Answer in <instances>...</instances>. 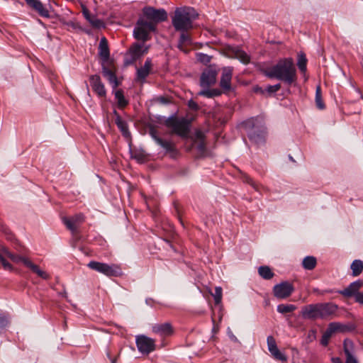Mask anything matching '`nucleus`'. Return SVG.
I'll return each mask as SVG.
<instances>
[{
	"mask_svg": "<svg viewBox=\"0 0 363 363\" xmlns=\"http://www.w3.org/2000/svg\"><path fill=\"white\" fill-rule=\"evenodd\" d=\"M265 75L291 85L297 80L296 69L291 57L280 59L276 65L267 69Z\"/></svg>",
	"mask_w": 363,
	"mask_h": 363,
	"instance_id": "1",
	"label": "nucleus"
},
{
	"mask_svg": "<svg viewBox=\"0 0 363 363\" xmlns=\"http://www.w3.org/2000/svg\"><path fill=\"white\" fill-rule=\"evenodd\" d=\"M198 16L199 13L192 7H178L172 16V24L176 31H188L193 28V22Z\"/></svg>",
	"mask_w": 363,
	"mask_h": 363,
	"instance_id": "2",
	"label": "nucleus"
},
{
	"mask_svg": "<svg viewBox=\"0 0 363 363\" xmlns=\"http://www.w3.org/2000/svg\"><path fill=\"white\" fill-rule=\"evenodd\" d=\"M165 125L170 128L172 133L182 138H187L190 133L191 122L186 118H178L171 116L164 123Z\"/></svg>",
	"mask_w": 363,
	"mask_h": 363,
	"instance_id": "3",
	"label": "nucleus"
},
{
	"mask_svg": "<svg viewBox=\"0 0 363 363\" xmlns=\"http://www.w3.org/2000/svg\"><path fill=\"white\" fill-rule=\"evenodd\" d=\"M87 267L108 277H118L123 275L121 265L115 263L108 264L92 260L87 264Z\"/></svg>",
	"mask_w": 363,
	"mask_h": 363,
	"instance_id": "4",
	"label": "nucleus"
},
{
	"mask_svg": "<svg viewBox=\"0 0 363 363\" xmlns=\"http://www.w3.org/2000/svg\"><path fill=\"white\" fill-rule=\"evenodd\" d=\"M257 119L252 118L242 124V128L247 133L249 139L256 143H262L264 139V130L262 126L257 124Z\"/></svg>",
	"mask_w": 363,
	"mask_h": 363,
	"instance_id": "5",
	"label": "nucleus"
},
{
	"mask_svg": "<svg viewBox=\"0 0 363 363\" xmlns=\"http://www.w3.org/2000/svg\"><path fill=\"white\" fill-rule=\"evenodd\" d=\"M155 26L152 23H147L144 17H140L133 30V36L143 43L150 39V32L155 31Z\"/></svg>",
	"mask_w": 363,
	"mask_h": 363,
	"instance_id": "6",
	"label": "nucleus"
},
{
	"mask_svg": "<svg viewBox=\"0 0 363 363\" xmlns=\"http://www.w3.org/2000/svg\"><path fill=\"white\" fill-rule=\"evenodd\" d=\"M4 254L7 257L10 258L15 263L22 262L26 267L29 268L33 272L35 273L42 279L47 280L50 278L49 274L46 272L40 269L38 265L33 263L28 258L13 255L9 252L6 247V251H4Z\"/></svg>",
	"mask_w": 363,
	"mask_h": 363,
	"instance_id": "7",
	"label": "nucleus"
},
{
	"mask_svg": "<svg viewBox=\"0 0 363 363\" xmlns=\"http://www.w3.org/2000/svg\"><path fill=\"white\" fill-rule=\"evenodd\" d=\"M142 17H144L147 23H152L156 27L158 23L167 19V13L164 9H156L151 6H146L143 9Z\"/></svg>",
	"mask_w": 363,
	"mask_h": 363,
	"instance_id": "8",
	"label": "nucleus"
},
{
	"mask_svg": "<svg viewBox=\"0 0 363 363\" xmlns=\"http://www.w3.org/2000/svg\"><path fill=\"white\" fill-rule=\"evenodd\" d=\"M135 344L138 351L143 354H149L156 350L155 340L145 335L135 336Z\"/></svg>",
	"mask_w": 363,
	"mask_h": 363,
	"instance_id": "9",
	"label": "nucleus"
},
{
	"mask_svg": "<svg viewBox=\"0 0 363 363\" xmlns=\"http://www.w3.org/2000/svg\"><path fill=\"white\" fill-rule=\"evenodd\" d=\"M149 47L144 43H134L128 50L125 55V64L126 65H131L139 59L144 54L147 53Z\"/></svg>",
	"mask_w": 363,
	"mask_h": 363,
	"instance_id": "10",
	"label": "nucleus"
},
{
	"mask_svg": "<svg viewBox=\"0 0 363 363\" xmlns=\"http://www.w3.org/2000/svg\"><path fill=\"white\" fill-rule=\"evenodd\" d=\"M293 285L288 281H283L276 284L273 288V293L275 297L279 299H285L290 296L294 292Z\"/></svg>",
	"mask_w": 363,
	"mask_h": 363,
	"instance_id": "11",
	"label": "nucleus"
},
{
	"mask_svg": "<svg viewBox=\"0 0 363 363\" xmlns=\"http://www.w3.org/2000/svg\"><path fill=\"white\" fill-rule=\"evenodd\" d=\"M267 343L268 350L274 359L281 362L287 361L286 355L278 349L276 340L272 335L267 337Z\"/></svg>",
	"mask_w": 363,
	"mask_h": 363,
	"instance_id": "12",
	"label": "nucleus"
},
{
	"mask_svg": "<svg viewBox=\"0 0 363 363\" xmlns=\"http://www.w3.org/2000/svg\"><path fill=\"white\" fill-rule=\"evenodd\" d=\"M217 72L212 67L203 70L201 76L200 85L203 88H208L216 82Z\"/></svg>",
	"mask_w": 363,
	"mask_h": 363,
	"instance_id": "13",
	"label": "nucleus"
},
{
	"mask_svg": "<svg viewBox=\"0 0 363 363\" xmlns=\"http://www.w3.org/2000/svg\"><path fill=\"white\" fill-rule=\"evenodd\" d=\"M90 85L93 91L100 98H104L106 96V90L104 84L101 82V77L97 75H91L89 77Z\"/></svg>",
	"mask_w": 363,
	"mask_h": 363,
	"instance_id": "14",
	"label": "nucleus"
},
{
	"mask_svg": "<svg viewBox=\"0 0 363 363\" xmlns=\"http://www.w3.org/2000/svg\"><path fill=\"white\" fill-rule=\"evenodd\" d=\"M362 286L363 281L360 279H358L352 282L347 288L344 289L343 290L338 291L337 292L347 298L354 296L355 300L357 294L361 293L359 291Z\"/></svg>",
	"mask_w": 363,
	"mask_h": 363,
	"instance_id": "15",
	"label": "nucleus"
},
{
	"mask_svg": "<svg viewBox=\"0 0 363 363\" xmlns=\"http://www.w3.org/2000/svg\"><path fill=\"white\" fill-rule=\"evenodd\" d=\"M301 316L305 319L315 320L320 318L319 303L309 304L301 309Z\"/></svg>",
	"mask_w": 363,
	"mask_h": 363,
	"instance_id": "16",
	"label": "nucleus"
},
{
	"mask_svg": "<svg viewBox=\"0 0 363 363\" xmlns=\"http://www.w3.org/2000/svg\"><path fill=\"white\" fill-rule=\"evenodd\" d=\"M153 333L161 337H168L174 333V329L170 323H157L152 326Z\"/></svg>",
	"mask_w": 363,
	"mask_h": 363,
	"instance_id": "17",
	"label": "nucleus"
},
{
	"mask_svg": "<svg viewBox=\"0 0 363 363\" xmlns=\"http://www.w3.org/2000/svg\"><path fill=\"white\" fill-rule=\"evenodd\" d=\"M27 5L33 10L35 11L41 17L50 18L48 9L43 4L40 0H24Z\"/></svg>",
	"mask_w": 363,
	"mask_h": 363,
	"instance_id": "18",
	"label": "nucleus"
},
{
	"mask_svg": "<svg viewBox=\"0 0 363 363\" xmlns=\"http://www.w3.org/2000/svg\"><path fill=\"white\" fill-rule=\"evenodd\" d=\"M320 318L326 319L335 315L338 309L337 305L333 303H320Z\"/></svg>",
	"mask_w": 363,
	"mask_h": 363,
	"instance_id": "19",
	"label": "nucleus"
},
{
	"mask_svg": "<svg viewBox=\"0 0 363 363\" xmlns=\"http://www.w3.org/2000/svg\"><path fill=\"white\" fill-rule=\"evenodd\" d=\"M233 76V68L228 67L223 69L222 76L220 82V86L225 90H230L231 86V79Z\"/></svg>",
	"mask_w": 363,
	"mask_h": 363,
	"instance_id": "20",
	"label": "nucleus"
},
{
	"mask_svg": "<svg viewBox=\"0 0 363 363\" xmlns=\"http://www.w3.org/2000/svg\"><path fill=\"white\" fill-rule=\"evenodd\" d=\"M194 144L201 153L206 150L205 134L201 130H196L194 135Z\"/></svg>",
	"mask_w": 363,
	"mask_h": 363,
	"instance_id": "21",
	"label": "nucleus"
},
{
	"mask_svg": "<svg viewBox=\"0 0 363 363\" xmlns=\"http://www.w3.org/2000/svg\"><path fill=\"white\" fill-rule=\"evenodd\" d=\"M152 67L151 60L147 58L144 65L137 69V78L138 80L144 81L145 78L149 75Z\"/></svg>",
	"mask_w": 363,
	"mask_h": 363,
	"instance_id": "22",
	"label": "nucleus"
},
{
	"mask_svg": "<svg viewBox=\"0 0 363 363\" xmlns=\"http://www.w3.org/2000/svg\"><path fill=\"white\" fill-rule=\"evenodd\" d=\"M99 54L104 62H106L110 57L108 41L105 37H103L100 40Z\"/></svg>",
	"mask_w": 363,
	"mask_h": 363,
	"instance_id": "23",
	"label": "nucleus"
},
{
	"mask_svg": "<svg viewBox=\"0 0 363 363\" xmlns=\"http://www.w3.org/2000/svg\"><path fill=\"white\" fill-rule=\"evenodd\" d=\"M151 135L155 143L161 146L163 149H164L167 152H172L174 150V144L170 141L167 140H163L161 138L156 135L155 133H151Z\"/></svg>",
	"mask_w": 363,
	"mask_h": 363,
	"instance_id": "24",
	"label": "nucleus"
},
{
	"mask_svg": "<svg viewBox=\"0 0 363 363\" xmlns=\"http://www.w3.org/2000/svg\"><path fill=\"white\" fill-rule=\"evenodd\" d=\"M181 35L178 42V48L184 52H186V48L191 45L192 41L187 31H180Z\"/></svg>",
	"mask_w": 363,
	"mask_h": 363,
	"instance_id": "25",
	"label": "nucleus"
},
{
	"mask_svg": "<svg viewBox=\"0 0 363 363\" xmlns=\"http://www.w3.org/2000/svg\"><path fill=\"white\" fill-rule=\"evenodd\" d=\"M113 113L116 116L115 120L116 124L117 125L120 130L122 132L123 135L125 138H130V133L128 130L127 123L121 118V116L118 114L116 111H114Z\"/></svg>",
	"mask_w": 363,
	"mask_h": 363,
	"instance_id": "26",
	"label": "nucleus"
},
{
	"mask_svg": "<svg viewBox=\"0 0 363 363\" xmlns=\"http://www.w3.org/2000/svg\"><path fill=\"white\" fill-rule=\"evenodd\" d=\"M233 57L238 59L243 64H248L250 61V57L245 51L240 49L239 48H233L231 49Z\"/></svg>",
	"mask_w": 363,
	"mask_h": 363,
	"instance_id": "27",
	"label": "nucleus"
},
{
	"mask_svg": "<svg viewBox=\"0 0 363 363\" xmlns=\"http://www.w3.org/2000/svg\"><path fill=\"white\" fill-rule=\"evenodd\" d=\"M102 73L104 77L107 79V80L112 85L113 89L116 88L118 86V79L115 73L112 70L109 69L105 66H103Z\"/></svg>",
	"mask_w": 363,
	"mask_h": 363,
	"instance_id": "28",
	"label": "nucleus"
},
{
	"mask_svg": "<svg viewBox=\"0 0 363 363\" xmlns=\"http://www.w3.org/2000/svg\"><path fill=\"white\" fill-rule=\"evenodd\" d=\"M328 328L333 334L335 333H345L350 330V327L348 325L339 322L330 323L328 325Z\"/></svg>",
	"mask_w": 363,
	"mask_h": 363,
	"instance_id": "29",
	"label": "nucleus"
},
{
	"mask_svg": "<svg viewBox=\"0 0 363 363\" xmlns=\"http://www.w3.org/2000/svg\"><path fill=\"white\" fill-rule=\"evenodd\" d=\"M350 268L352 271V276H359L363 270V262L360 259H355L351 264Z\"/></svg>",
	"mask_w": 363,
	"mask_h": 363,
	"instance_id": "30",
	"label": "nucleus"
},
{
	"mask_svg": "<svg viewBox=\"0 0 363 363\" xmlns=\"http://www.w3.org/2000/svg\"><path fill=\"white\" fill-rule=\"evenodd\" d=\"M316 259L313 256H307L306 257L302 262V266L305 269L312 270L316 266Z\"/></svg>",
	"mask_w": 363,
	"mask_h": 363,
	"instance_id": "31",
	"label": "nucleus"
},
{
	"mask_svg": "<svg viewBox=\"0 0 363 363\" xmlns=\"http://www.w3.org/2000/svg\"><path fill=\"white\" fill-rule=\"evenodd\" d=\"M115 99L117 101L118 106L119 108H123L128 105V101L125 99L123 92L119 89L115 92Z\"/></svg>",
	"mask_w": 363,
	"mask_h": 363,
	"instance_id": "32",
	"label": "nucleus"
},
{
	"mask_svg": "<svg viewBox=\"0 0 363 363\" xmlns=\"http://www.w3.org/2000/svg\"><path fill=\"white\" fill-rule=\"evenodd\" d=\"M259 274L264 279H270L274 277V273L267 266H261L258 269Z\"/></svg>",
	"mask_w": 363,
	"mask_h": 363,
	"instance_id": "33",
	"label": "nucleus"
},
{
	"mask_svg": "<svg viewBox=\"0 0 363 363\" xmlns=\"http://www.w3.org/2000/svg\"><path fill=\"white\" fill-rule=\"evenodd\" d=\"M4 251H6L5 247H0V262H1L2 266L4 268V269L9 270V271H12L13 267L9 262H8L6 260L5 257H6V256L4 254Z\"/></svg>",
	"mask_w": 363,
	"mask_h": 363,
	"instance_id": "34",
	"label": "nucleus"
},
{
	"mask_svg": "<svg viewBox=\"0 0 363 363\" xmlns=\"http://www.w3.org/2000/svg\"><path fill=\"white\" fill-rule=\"evenodd\" d=\"M315 104L318 108L323 110L325 108V104L323 102V100L322 99V92L321 89L318 86L316 88L315 90Z\"/></svg>",
	"mask_w": 363,
	"mask_h": 363,
	"instance_id": "35",
	"label": "nucleus"
},
{
	"mask_svg": "<svg viewBox=\"0 0 363 363\" xmlns=\"http://www.w3.org/2000/svg\"><path fill=\"white\" fill-rule=\"evenodd\" d=\"M277 309L279 313L284 314L293 312L296 309V306L293 304H279Z\"/></svg>",
	"mask_w": 363,
	"mask_h": 363,
	"instance_id": "36",
	"label": "nucleus"
},
{
	"mask_svg": "<svg viewBox=\"0 0 363 363\" xmlns=\"http://www.w3.org/2000/svg\"><path fill=\"white\" fill-rule=\"evenodd\" d=\"M297 66L301 72L306 71L307 59L304 54L301 53L298 55Z\"/></svg>",
	"mask_w": 363,
	"mask_h": 363,
	"instance_id": "37",
	"label": "nucleus"
},
{
	"mask_svg": "<svg viewBox=\"0 0 363 363\" xmlns=\"http://www.w3.org/2000/svg\"><path fill=\"white\" fill-rule=\"evenodd\" d=\"M344 352L346 356L352 354L353 342L352 341L345 339L343 342Z\"/></svg>",
	"mask_w": 363,
	"mask_h": 363,
	"instance_id": "38",
	"label": "nucleus"
},
{
	"mask_svg": "<svg viewBox=\"0 0 363 363\" xmlns=\"http://www.w3.org/2000/svg\"><path fill=\"white\" fill-rule=\"evenodd\" d=\"M63 222L65 225L67 226V228L70 230L72 233H74L77 230V225L74 222V220H72L71 218H64Z\"/></svg>",
	"mask_w": 363,
	"mask_h": 363,
	"instance_id": "39",
	"label": "nucleus"
},
{
	"mask_svg": "<svg viewBox=\"0 0 363 363\" xmlns=\"http://www.w3.org/2000/svg\"><path fill=\"white\" fill-rule=\"evenodd\" d=\"M332 335V332L327 328L326 330L322 335L320 344L325 347L327 346Z\"/></svg>",
	"mask_w": 363,
	"mask_h": 363,
	"instance_id": "40",
	"label": "nucleus"
},
{
	"mask_svg": "<svg viewBox=\"0 0 363 363\" xmlns=\"http://www.w3.org/2000/svg\"><path fill=\"white\" fill-rule=\"evenodd\" d=\"M9 324V317L4 313H0V333L6 329Z\"/></svg>",
	"mask_w": 363,
	"mask_h": 363,
	"instance_id": "41",
	"label": "nucleus"
},
{
	"mask_svg": "<svg viewBox=\"0 0 363 363\" xmlns=\"http://www.w3.org/2000/svg\"><path fill=\"white\" fill-rule=\"evenodd\" d=\"M222 288L220 286H216L215 288V292L213 294L214 301L216 304H219L222 300Z\"/></svg>",
	"mask_w": 363,
	"mask_h": 363,
	"instance_id": "42",
	"label": "nucleus"
},
{
	"mask_svg": "<svg viewBox=\"0 0 363 363\" xmlns=\"http://www.w3.org/2000/svg\"><path fill=\"white\" fill-rule=\"evenodd\" d=\"M196 59L203 64H208L211 62V57L207 54L199 52L196 54Z\"/></svg>",
	"mask_w": 363,
	"mask_h": 363,
	"instance_id": "43",
	"label": "nucleus"
},
{
	"mask_svg": "<svg viewBox=\"0 0 363 363\" xmlns=\"http://www.w3.org/2000/svg\"><path fill=\"white\" fill-rule=\"evenodd\" d=\"M89 23L95 28H100L104 27V23L101 20L95 17L91 18V19H89Z\"/></svg>",
	"mask_w": 363,
	"mask_h": 363,
	"instance_id": "44",
	"label": "nucleus"
},
{
	"mask_svg": "<svg viewBox=\"0 0 363 363\" xmlns=\"http://www.w3.org/2000/svg\"><path fill=\"white\" fill-rule=\"evenodd\" d=\"M281 89V84H277L274 85H269L266 88V91L269 94H273L277 92Z\"/></svg>",
	"mask_w": 363,
	"mask_h": 363,
	"instance_id": "45",
	"label": "nucleus"
},
{
	"mask_svg": "<svg viewBox=\"0 0 363 363\" xmlns=\"http://www.w3.org/2000/svg\"><path fill=\"white\" fill-rule=\"evenodd\" d=\"M199 96H203L207 98H212L211 89H203L198 93Z\"/></svg>",
	"mask_w": 363,
	"mask_h": 363,
	"instance_id": "46",
	"label": "nucleus"
},
{
	"mask_svg": "<svg viewBox=\"0 0 363 363\" xmlns=\"http://www.w3.org/2000/svg\"><path fill=\"white\" fill-rule=\"evenodd\" d=\"M71 218H72V220H74V222L76 223V224L77 225L79 223H82L84 219V216L82 214L76 215V216L72 217Z\"/></svg>",
	"mask_w": 363,
	"mask_h": 363,
	"instance_id": "47",
	"label": "nucleus"
},
{
	"mask_svg": "<svg viewBox=\"0 0 363 363\" xmlns=\"http://www.w3.org/2000/svg\"><path fill=\"white\" fill-rule=\"evenodd\" d=\"M111 351L109 348L106 349V354L107 357L109 359L111 363H117V357H112L111 355Z\"/></svg>",
	"mask_w": 363,
	"mask_h": 363,
	"instance_id": "48",
	"label": "nucleus"
},
{
	"mask_svg": "<svg viewBox=\"0 0 363 363\" xmlns=\"http://www.w3.org/2000/svg\"><path fill=\"white\" fill-rule=\"evenodd\" d=\"M188 106L192 110L197 111L199 109V106L197 103L193 100L189 101Z\"/></svg>",
	"mask_w": 363,
	"mask_h": 363,
	"instance_id": "49",
	"label": "nucleus"
},
{
	"mask_svg": "<svg viewBox=\"0 0 363 363\" xmlns=\"http://www.w3.org/2000/svg\"><path fill=\"white\" fill-rule=\"evenodd\" d=\"M345 363H358L357 359L353 356V354L346 356V362Z\"/></svg>",
	"mask_w": 363,
	"mask_h": 363,
	"instance_id": "50",
	"label": "nucleus"
},
{
	"mask_svg": "<svg viewBox=\"0 0 363 363\" xmlns=\"http://www.w3.org/2000/svg\"><path fill=\"white\" fill-rule=\"evenodd\" d=\"M355 301L360 305H363V293L361 292L360 294H357Z\"/></svg>",
	"mask_w": 363,
	"mask_h": 363,
	"instance_id": "51",
	"label": "nucleus"
},
{
	"mask_svg": "<svg viewBox=\"0 0 363 363\" xmlns=\"http://www.w3.org/2000/svg\"><path fill=\"white\" fill-rule=\"evenodd\" d=\"M211 93H212V98L215 97V96H220L221 94V91L217 89H211Z\"/></svg>",
	"mask_w": 363,
	"mask_h": 363,
	"instance_id": "52",
	"label": "nucleus"
},
{
	"mask_svg": "<svg viewBox=\"0 0 363 363\" xmlns=\"http://www.w3.org/2000/svg\"><path fill=\"white\" fill-rule=\"evenodd\" d=\"M228 334L232 341L235 342H238V338L233 335V333L230 330H228Z\"/></svg>",
	"mask_w": 363,
	"mask_h": 363,
	"instance_id": "53",
	"label": "nucleus"
},
{
	"mask_svg": "<svg viewBox=\"0 0 363 363\" xmlns=\"http://www.w3.org/2000/svg\"><path fill=\"white\" fill-rule=\"evenodd\" d=\"M246 182L248 184H250V185H252L255 189H257V185H256L255 182L252 180V179L247 177L246 178Z\"/></svg>",
	"mask_w": 363,
	"mask_h": 363,
	"instance_id": "54",
	"label": "nucleus"
},
{
	"mask_svg": "<svg viewBox=\"0 0 363 363\" xmlns=\"http://www.w3.org/2000/svg\"><path fill=\"white\" fill-rule=\"evenodd\" d=\"M331 361L333 363H343L340 357H333Z\"/></svg>",
	"mask_w": 363,
	"mask_h": 363,
	"instance_id": "55",
	"label": "nucleus"
},
{
	"mask_svg": "<svg viewBox=\"0 0 363 363\" xmlns=\"http://www.w3.org/2000/svg\"><path fill=\"white\" fill-rule=\"evenodd\" d=\"M83 14H84V17H85V18H86L89 21V19H91V18H92V17L90 16V14H89V11H83Z\"/></svg>",
	"mask_w": 363,
	"mask_h": 363,
	"instance_id": "56",
	"label": "nucleus"
},
{
	"mask_svg": "<svg viewBox=\"0 0 363 363\" xmlns=\"http://www.w3.org/2000/svg\"><path fill=\"white\" fill-rule=\"evenodd\" d=\"M330 292H332V291H331V290H325V291H323V292H321V293H320V294H325V293H330Z\"/></svg>",
	"mask_w": 363,
	"mask_h": 363,
	"instance_id": "57",
	"label": "nucleus"
},
{
	"mask_svg": "<svg viewBox=\"0 0 363 363\" xmlns=\"http://www.w3.org/2000/svg\"><path fill=\"white\" fill-rule=\"evenodd\" d=\"M68 25H72L73 26V23H68Z\"/></svg>",
	"mask_w": 363,
	"mask_h": 363,
	"instance_id": "58",
	"label": "nucleus"
}]
</instances>
